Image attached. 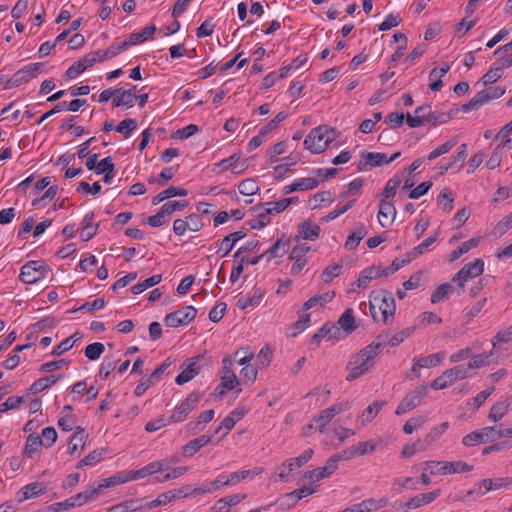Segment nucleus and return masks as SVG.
Wrapping results in <instances>:
<instances>
[{"label": "nucleus", "instance_id": "1", "mask_svg": "<svg viewBox=\"0 0 512 512\" xmlns=\"http://www.w3.org/2000/svg\"><path fill=\"white\" fill-rule=\"evenodd\" d=\"M384 341L385 339L383 337H377L375 341L352 356L348 363L350 372L346 376L347 381L361 377L374 366V359L379 355L382 348H384Z\"/></svg>", "mask_w": 512, "mask_h": 512}, {"label": "nucleus", "instance_id": "2", "mask_svg": "<svg viewBox=\"0 0 512 512\" xmlns=\"http://www.w3.org/2000/svg\"><path fill=\"white\" fill-rule=\"evenodd\" d=\"M369 308L374 320L387 323L395 314L396 305L394 298L384 290L372 291L370 294Z\"/></svg>", "mask_w": 512, "mask_h": 512}, {"label": "nucleus", "instance_id": "3", "mask_svg": "<svg viewBox=\"0 0 512 512\" xmlns=\"http://www.w3.org/2000/svg\"><path fill=\"white\" fill-rule=\"evenodd\" d=\"M335 139L334 129L327 126H318L310 131L304 140L305 148L312 153L323 152L328 144Z\"/></svg>", "mask_w": 512, "mask_h": 512}, {"label": "nucleus", "instance_id": "4", "mask_svg": "<svg viewBox=\"0 0 512 512\" xmlns=\"http://www.w3.org/2000/svg\"><path fill=\"white\" fill-rule=\"evenodd\" d=\"M49 271L50 269L44 261L32 260L22 266L19 278L26 284H33L45 278Z\"/></svg>", "mask_w": 512, "mask_h": 512}, {"label": "nucleus", "instance_id": "5", "mask_svg": "<svg viewBox=\"0 0 512 512\" xmlns=\"http://www.w3.org/2000/svg\"><path fill=\"white\" fill-rule=\"evenodd\" d=\"M484 271V262L481 259L466 264L461 268L452 278V282L458 283L459 287L463 289L464 283L469 279L480 276Z\"/></svg>", "mask_w": 512, "mask_h": 512}, {"label": "nucleus", "instance_id": "6", "mask_svg": "<svg viewBox=\"0 0 512 512\" xmlns=\"http://www.w3.org/2000/svg\"><path fill=\"white\" fill-rule=\"evenodd\" d=\"M426 393L427 387L425 385L419 386L409 392L398 405L396 414H405L420 405L421 401L426 396Z\"/></svg>", "mask_w": 512, "mask_h": 512}, {"label": "nucleus", "instance_id": "7", "mask_svg": "<svg viewBox=\"0 0 512 512\" xmlns=\"http://www.w3.org/2000/svg\"><path fill=\"white\" fill-rule=\"evenodd\" d=\"M42 70V63L29 64L13 75V77L7 82L6 88L17 87L23 83H26L40 74Z\"/></svg>", "mask_w": 512, "mask_h": 512}, {"label": "nucleus", "instance_id": "8", "mask_svg": "<svg viewBox=\"0 0 512 512\" xmlns=\"http://www.w3.org/2000/svg\"><path fill=\"white\" fill-rule=\"evenodd\" d=\"M197 310L193 306L181 309L166 315L164 322L168 327H178L189 324L196 316Z\"/></svg>", "mask_w": 512, "mask_h": 512}, {"label": "nucleus", "instance_id": "9", "mask_svg": "<svg viewBox=\"0 0 512 512\" xmlns=\"http://www.w3.org/2000/svg\"><path fill=\"white\" fill-rule=\"evenodd\" d=\"M202 357L203 356L201 355H197L183 362V364L181 365V372L175 379V382L178 385H183L189 382L200 373L201 366L199 365V361Z\"/></svg>", "mask_w": 512, "mask_h": 512}, {"label": "nucleus", "instance_id": "10", "mask_svg": "<svg viewBox=\"0 0 512 512\" xmlns=\"http://www.w3.org/2000/svg\"><path fill=\"white\" fill-rule=\"evenodd\" d=\"M200 393L192 392L187 398L175 409L170 416V422H182L184 421L189 413L196 408L200 401Z\"/></svg>", "mask_w": 512, "mask_h": 512}, {"label": "nucleus", "instance_id": "11", "mask_svg": "<svg viewBox=\"0 0 512 512\" xmlns=\"http://www.w3.org/2000/svg\"><path fill=\"white\" fill-rule=\"evenodd\" d=\"M349 408V402L343 401L336 403L329 408L323 410L319 415L313 418V422L318 425V430L323 433L326 425L339 413Z\"/></svg>", "mask_w": 512, "mask_h": 512}, {"label": "nucleus", "instance_id": "12", "mask_svg": "<svg viewBox=\"0 0 512 512\" xmlns=\"http://www.w3.org/2000/svg\"><path fill=\"white\" fill-rule=\"evenodd\" d=\"M99 53H90L80 60L76 61L72 66H70L65 75L69 79H74L83 73L87 68L92 67L97 61Z\"/></svg>", "mask_w": 512, "mask_h": 512}, {"label": "nucleus", "instance_id": "13", "mask_svg": "<svg viewBox=\"0 0 512 512\" xmlns=\"http://www.w3.org/2000/svg\"><path fill=\"white\" fill-rule=\"evenodd\" d=\"M337 468L338 466L333 463L331 458H329L323 467H318L316 469L305 472L302 479L308 480L310 482L320 481L332 475L337 470Z\"/></svg>", "mask_w": 512, "mask_h": 512}, {"label": "nucleus", "instance_id": "14", "mask_svg": "<svg viewBox=\"0 0 512 512\" xmlns=\"http://www.w3.org/2000/svg\"><path fill=\"white\" fill-rule=\"evenodd\" d=\"M396 213V208L392 202L381 199L377 217L382 227H389L394 222Z\"/></svg>", "mask_w": 512, "mask_h": 512}, {"label": "nucleus", "instance_id": "15", "mask_svg": "<svg viewBox=\"0 0 512 512\" xmlns=\"http://www.w3.org/2000/svg\"><path fill=\"white\" fill-rule=\"evenodd\" d=\"M363 159L357 164L359 171H368L372 167L380 166L385 163L386 154L367 152L362 154Z\"/></svg>", "mask_w": 512, "mask_h": 512}, {"label": "nucleus", "instance_id": "16", "mask_svg": "<svg viewBox=\"0 0 512 512\" xmlns=\"http://www.w3.org/2000/svg\"><path fill=\"white\" fill-rule=\"evenodd\" d=\"M222 370L220 376V383H224L225 386H230L231 388H236L240 385L239 380L237 379L234 371L232 370L233 362L230 357H225L222 360Z\"/></svg>", "mask_w": 512, "mask_h": 512}, {"label": "nucleus", "instance_id": "17", "mask_svg": "<svg viewBox=\"0 0 512 512\" xmlns=\"http://www.w3.org/2000/svg\"><path fill=\"white\" fill-rule=\"evenodd\" d=\"M473 466L463 461L442 462V466L437 470L441 475H448L454 473L469 472Z\"/></svg>", "mask_w": 512, "mask_h": 512}, {"label": "nucleus", "instance_id": "18", "mask_svg": "<svg viewBox=\"0 0 512 512\" xmlns=\"http://www.w3.org/2000/svg\"><path fill=\"white\" fill-rule=\"evenodd\" d=\"M245 236L246 233L242 230L230 233L229 235L225 236L222 239L220 248L218 249L217 253L220 254L221 257L227 256L233 249L235 243Z\"/></svg>", "mask_w": 512, "mask_h": 512}, {"label": "nucleus", "instance_id": "19", "mask_svg": "<svg viewBox=\"0 0 512 512\" xmlns=\"http://www.w3.org/2000/svg\"><path fill=\"white\" fill-rule=\"evenodd\" d=\"M155 31V25L147 26L143 28L141 31L131 34V36L127 40L121 43L126 49L129 46L143 43L144 41L149 39L155 33Z\"/></svg>", "mask_w": 512, "mask_h": 512}, {"label": "nucleus", "instance_id": "20", "mask_svg": "<svg viewBox=\"0 0 512 512\" xmlns=\"http://www.w3.org/2000/svg\"><path fill=\"white\" fill-rule=\"evenodd\" d=\"M212 442V436L202 435L196 439L189 441L182 448V454L185 457H191L198 452L202 447Z\"/></svg>", "mask_w": 512, "mask_h": 512}, {"label": "nucleus", "instance_id": "21", "mask_svg": "<svg viewBox=\"0 0 512 512\" xmlns=\"http://www.w3.org/2000/svg\"><path fill=\"white\" fill-rule=\"evenodd\" d=\"M441 493L440 489H436L429 493H422L420 495H417L415 497H412L407 503L406 506L409 509H416L420 508L421 506L425 504H429L432 501H434Z\"/></svg>", "mask_w": 512, "mask_h": 512}, {"label": "nucleus", "instance_id": "22", "mask_svg": "<svg viewBox=\"0 0 512 512\" xmlns=\"http://www.w3.org/2000/svg\"><path fill=\"white\" fill-rule=\"evenodd\" d=\"M136 99V94H132L130 91L115 89V96L112 100V104L114 107L125 106L127 108H131L134 106Z\"/></svg>", "mask_w": 512, "mask_h": 512}, {"label": "nucleus", "instance_id": "23", "mask_svg": "<svg viewBox=\"0 0 512 512\" xmlns=\"http://www.w3.org/2000/svg\"><path fill=\"white\" fill-rule=\"evenodd\" d=\"M253 210L256 213L257 219L250 222L252 229H261L270 222L268 216L272 213V210H269L262 204L256 205Z\"/></svg>", "mask_w": 512, "mask_h": 512}, {"label": "nucleus", "instance_id": "24", "mask_svg": "<svg viewBox=\"0 0 512 512\" xmlns=\"http://www.w3.org/2000/svg\"><path fill=\"white\" fill-rule=\"evenodd\" d=\"M299 237L305 240H315L319 237L321 228L317 224L304 221L298 226Z\"/></svg>", "mask_w": 512, "mask_h": 512}, {"label": "nucleus", "instance_id": "25", "mask_svg": "<svg viewBox=\"0 0 512 512\" xmlns=\"http://www.w3.org/2000/svg\"><path fill=\"white\" fill-rule=\"evenodd\" d=\"M377 278H379V265H372L361 271L358 279L355 282V285L358 288L365 289L368 282Z\"/></svg>", "mask_w": 512, "mask_h": 512}, {"label": "nucleus", "instance_id": "26", "mask_svg": "<svg viewBox=\"0 0 512 512\" xmlns=\"http://www.w3.org/2000/svg\"><path fill=\"white\" fill-rule=\"evenodd\" d=\"M482 434L485 438V442H488V441H495V440H498L500 438H504V437H512L511 434L512 432L510 431L509 428H501V427H497V426H494V427H485V428H482Z\"/></svg>", "mask_w": 512, "mask_h": 512}, {"label": "nucleus", "instance_id": "27", "mask_svg": "<svg viewBox=\"0 0 512 512\" xmlns=\"http://www.w3.org/2000/svg\"><path fill=\"white\" fill-rule=\"evenodd\" d=\"M42 446H44V441L41 437L35 434H30L27 437L26 444L23 449V455L33 458V455L38 452Z\"/></svg>", "mask_w": 512, "mask_h": 512}, {"label": "nucleus", "instance_id": "28", "mask_svg": "<svg viewBox=\"0 0 512 512\" xmlns=\"http://www.w3.org/2000/svg\"><path fill=\"white\" fill-rule=\"evenodd\" d=\"M368 234V230L367 228L360 224L356 230L354 232H352L348 237H347V240L345 242V248L347 250H353L355 249L360 241Z\"/></svg>", "mask_w": 512, "mask_h": 512}, {"label": "nucleus", "instance_id": "29", "mask_svg": "<svg viewBox=\"0 0 512 512\" xmlns=\"http://www.w3.org/2000/svg\"><path fill=\"white\" fill-rule=\"evenodd\" d=\"M187 194H188V191L186 189L170 186L166 190H164L161 193H159L158 195H156L152 200V204L158 205L166 199L176 197V196H187Z\"/></svg>", "mask_w": 512, "mask_h": 512}, {"label": "nucleus", "instance_id": "30", "mask_svg": "<svg viewBox=\"0 0 512 512\" xmlns=\"http://www.w3.org/2000/svg\"><path fill=\"white\" fill-rule=\"evenodd\" d=\"M422 118L424 119V122L435 126L437 124L447 123L452 118V114L444 113L441 111H433L430 106L426 116H423Z\"/></svg>", "mask_w": 512, "mask_h": 512}, {"label": "nucleus", "instance_id": "31", "mask_svg": "<svg viewBox=\"0 0 512 512\" xmlns=\"http://www.w3.org/2000/svg\"><path fill=\"white\" fill-rule=\"evenodd\" d=\"M493 354H494L493 350H491L490 352H484V353L477 354V355L472 354V357H471L470 361L467 363V365L471 371L474 369H479V368L488 366L492 361L491 358H492Z\"/></svg>", "mask_w": 512, "mask_h": 512}, {"label": "nucleus", "instance_id": "32", "mask_svg": "<svg viewBox=\"0 0 512 512\" xmlns=\"http://www.w3.org/2000/svg\"><path fill=\"white\" fill-rule=\"evenodd\" d=\"M489 101L490 100L488 94L485 93L484 90H482L479 93H477L468 103L463 104L461 106V110L464 112L477 110L484 104L488 103Z\"/></svg>", "mask_w": 512, "mask_h": 512}, {"label": "nucleus", "instance_id": "33", "mask_svg": "<svg viewBox=\"0 0 512 512\" xmlns=\"http://www.w3.org/2000/svg\"><path fill=\"white\" fill-rule=\"evenodd\" d=\"M289 247V241L283 242L282 239H278L270 249L264 252L265 257L267 260H271L275 257H281L285 255L288 251Z\"/></svg>", "mask_w": 512, "mask_h": 512}, {"label": "nucleus", "instance_id": "34", "mask_svg": "<svg viewBox=\"0 0 512 512\" xmlns=\"http://www.w3.org/2000/svg\"><path fill=\"white\" fill-rule=\"evenodd\" d=\"M45 492V487L41 483L34 482L26 485L22 488L20 493L22 496L18 499L19 502H22L24 500L37 497L40 494H43Z\"/></svg>", "mask_w": 512, "mask_h": 512}, {"label": "nucleus", "instance_id": "35", "mask_svg": "<svg viewBox=\"0 0 512 512\" xmlns=\"http://www.w3.org/2000/svg\"><path fill=\"white\" fill-rule=\"evenodd\" d=\"M411 333H412V329L406 328V329L399 331L398 333H396L393 336H389L388 334H381V335H378L377 337H383L385 339L384 347L386 345L395 347V346H398L400 343H402L406 338H408Z\"/></svg>", "mask_w": 512, "mask_h": 512}, {"label": "nucleus", "instance_id": "36", "mask_svg": "<svg viewBox=\"0 0 512 512\" xmlns=\"http://www.w3.org/2000/svg\"><path fill=\"white\" fill-rule=\"evenodd\" d=\"M338 324L347 333H352L356 330L357 325L355 324V318L351 308H348L344 311L338 320Z\"/></svg>", "mask_w": 512, "mask_h": 512}, {"label": "nucleus", "instance_id": "37", "mask_svg": "<svg viewBox=\"0 0 512 512\" xmlns=\"http://www.w3.org/2000/svg\"><path fill=\"white\" fill-rule=\"evenodd\" d=\"M59 378H60V376L57 377V376H54V375L47 376V377H42V378L36 380L30 386L29 391L32 394H37V393L47 389L51 385L55 384L58 381Z\"/></svg>", "mask_w": 512, "mask_h": 512}, {"label": "nucleus", "instance_id": "38", "mask_svg": "<svg viewBox=\"0 0 512 512\" xmlns=\"http://www.w3.org/2000/svg\"><path fill=\"white\" fill-rule=\"evenodd\" d=\"M386 404L385 401H375L371 403L362 413L360 419L362 424H365L367 422L372 421L379 411L382 409V407Z\"/></svg>", "mask_w": 512, "mask_h": 512}, {"label": "nucleus", "instance_id": "39", "mask_svg": "<svg viewBox=\"0 0 512 512\" xmlns=\"http://www.w3.org/2000/svg\"><path fill=\"white\" fill-rule=\"evenodd\" d=\"M99 493V488H91L84 492L78 493L73 497H70L71 503H67L68 505L81 506L87 503L89 500L93 499Z\"/></svg>", "mask_w": 512, "mask_h": 512}, {"label": "nucleus", "instance_id": "40", "mask_svg": "<svg viewBox=\"0 0 512 512\" xmlns=\"http://www.w3.org/2000/svg\"><path fill=\"white\" fill-rule=\"evenodd\" d=\"M86 438L87 434L85 433L84 429L77 427L76 432L70 440L68 452L70 454H74L79 447L83 448Z\"/></svg>", "mask_w": 512, "mask_h": 512}, {"label": "nucleus", "instance_id": "41", "mask_svg": "<svg viewBox=\"0 0 512 512\" xmlns=\"http://www.w3.org/2000/svg\"><path fill=\"white\" fill-rule=\"evenodd\" d=\"M510 403L507 401H500L495 403L489 412L488 418L494 422L499 421L509 410Z\"/></svg>", "mask_w": 512, "mask_h": 512}, {"label": "nucleus", "instance_id": "42", "mask_svg": "<svg viewBox=\"0 0 512 512\" xmlns=\"http://www.w3.org/2000/svg\"><path fill=\"white\" fill-rule=\"evenodd\" d=\"M444 356L443 352H439L425 357H420L417 359V366L422 368L436 367L442 362Z\"/></svg>", "mask_w": 512, "mask_h": 512}, {"label": "nucleus", "instance_id": "43", "mask_svg": "<svg viewBox=\"0 0 512 512\" xmlns=\"http://www.w3.org/2000/svg\"><path fill=\"white\" fill-rule=\"evenodd\" d=\"M313 453V449H307L300 456L287 460L289 472H292L294 469L300 468L302 465L307 463L312 458Z\"/></svg>", "mask_w": 512, "mask_h": 512}, {"label": "nucleus", "instance_id": "44", "mask_svg": "<svg viewBox=\"0 0 512 512\" xmlns=\"http://www.w3.org/2000/svg\"><path fill=\"white\" fill-rule=\"evenodd\" d=\"M452 375L453 374L450 373L449 369L445 370L439 377L431 382V388L438 390L452 385L455 382Z\"/></svg>", "mask_w": 512, "mask_h": 512}, {"label": "nucleus", "instance_id": "45", "mask_svg": "<svg viewBox=\"0 0 512 512\" xmlns=\"http://www.w3.org/2000/svg\"><path fill=\"white\" fill-rule=\"evenodd\" d=\"M282 160L284 163L274 167L275 172L278 173L276 177L277 180H281L284 177V175L289 171V166L295 165L298 162L299 157L290 155L286 158H283Z\"/></svg>", "mask_w": 512, "mask_h": 512}, {"label": "nucleus", "instance_id": "46", "mask_svg": "<svg viewBox=\"0 0 512 512\" xmlns=\"http://www.w3.org/2000/svg\"><path fill=\"white\" fill-rule=\"evenodd\" d=\"M124 50H125L124 46L122 45V43H120V44H112L106 50H104V51L99 50V51H95L94 53H99V56H97L98 61H104V60L111 59V58L117 56L119 53H121Z\"/></svg>", "mask_w": 512, "mask_h": 512}, {"label": "nucleus", "instance_id": "47", "mask_svg": "<svg viewBox=\"0 0 512 512\" xmlns=\"http://www.w3.org/2000/svg\"><path fill=\"white\" fill-rule=\"evenodd\" d=\"M342 273V264L335 263L329 265L321 274V278L325 283H330L334 278Z\"/></svg>", "mask_w": 512, "mask_h": 512}, {"label": "nucleus", "instance_id": "48", "mask_svg": "<svg viewBox=\"0 0 512 512\" xmlns=\"http://www.w3.org/2000/svg\"><path fill=\"white\" fill-rule=\"evenodd\" d=\"M512 228V213L505 216L499 221L492 230V234L496 237L503 236L509 229Z\"/></svg>", "mask_w": 512, "mask_h": 512}, {"label": "nucleus", "instance_id": "49", "mask_svg": "<svg viewBox=\"0 0 512 512\" xmlns=\"http://www.w3.org/2000/svg\"><path fill=\"white\" fill-rule=\"evenodd\" d=\"M452 291V285L450 283L441 284L431 295V302L433 304L440 302L448 296Z\"/></svg>", "mask_w": 512, "mask_h": 512}, {"label": "nucleus", "instance_id": "50", "mask_svg": "<svg viewBox=\"0 0 512 512\" xmlns=\"http://www.w3.org/2000/svg\"><path fill=\"white\" fill-rule=\"evenodd\" d=\"M125 481H132L137 480L139 478H144L148 475H152V472L150 471V466L147 464L146 466L133 471H123Z\"/></svg>", "mask_w": 512, "mask_h": 512}, {"label": "nucleus", "instance_id": "51", "mask_svg": "<svg viewBox=\"0 0 512 512\" xmlns=\"http://www.w3.org/2000/svg\"><path fill=\"white\" fill-rule=\"evenodd\" d=\"M104 350H105L104 344H102L100 342H95V343L89 344L85 348V356L89 360H97L101 356V354L104 352Z\"/></svg>", "mask_w": 512, "mask_h": 512}, {"label": "nucleus", "instance_id": "52", "mask_svg": "<svg viewBox=\"0 0 512 512\" xmlns=\"http://www.w3.org/2000/svg\"><path fill=\"white\" fill-rule=\"evenodd\" d=\"M401 179L399 177H393L389 179L386 183V186L382 192V199L393 198L396 195L397 187L400 185Z\"/></svg>", "mask_w": 512, "mask_h": 512}, {"label": "nucleus", "instance_id": "53", "mask_svg": "<svg viewBox=\"0 0 512 512\" xmlns=\"http://www.w3.org/2000/svg\"><path fill=\"white\" fill-rule=\"evenodd\" d=\"M239 192L242 195L251 196L254 195L258 190L259 187L255 180L253 179H245L239 184Z\"/></svg>", "mask_w": 512, "mask_h": 512}, {"label": "nucleus", "instance_id": "54", "mask_svg": "<svg viewBox=\"0 0 512 512\" xmlns=\"http://www.w3.org/2000/svg\"><path fill=\"white\" fill-rule=\"evenodd\" d=\"M449 371L450 373L453 374L452 377L455 382L472 376L471 370L467 364L457 365L455 367L450 368Z\"/></svg>", "mask_w": 512, "mask_h": 512}, {"label": "nucleus", "instance_id": "55", "mask_svg": "<svg viewBox=\"0 0 512 512\" xmlns=\"http://www.w3.org/2000/svg\"><path fill=\"white\" fill-rule=\"evenodd\" d=\"M484 442H485V438L482 434V429L473 431V432L467 434L466 436H464L462 439L463 445H465L467 447L473 446L477 443H484Z\"/></svg>", "mask_w": 512, "mask_h": 512}, {"label": "nucleus", "instance_id": "56", "mask_svg": "<svg viewBox=\"0 0 512 512\" xmlns=\"http://www.w3.org/2000/svg\"><path fill=\"white\" fill-rule=\"evenodd\" d=\"M316 492V489L313 488V487H308V486H303L299 489H296L290 493H287L286 494V497L287 498H293L294 499V503H296L297 501L301 500L302 498L304 497H307L309 495H312Z\"/></svg>", "mask_w": 512, "mask_h": 512}, {"label": "nucleus", "instance_id": "57", "mask_svg": "<svg viewBox=\"0 0 512 512\" xmlns=\"http://www.w3.org/2000/svg\"><path fill=\"white\" fill-rule=\"evenodd\" d=\"M447 427L448 423L444 422L439 428H436L433 432L428 433L423 439L424 446H421V449H426V447L431 445L436 439L440 437V435L446 430Z\"/></svg>", "mask_w": 512, "mask_h": 512}, {"label": "nucleus", "instance_id": "58", "mask_svg": "<svg viewBox=\"0 0 512 512\" xmlns=\"http://www.w3.org/2000/svg\"><path fill=\"white\" fill-rule=\"evenodd\" d=\"M502 76L501 68L498 66L491 68L488 70L483 77L481 78V81L483 85H489L492 83H495L498 79H500Z\"/></svg>", "mask_w": 512, "mask_h": 512}, {"label": "nucleus", "instance_id": "59", "mask_svg": "<svg viewBox=\"0 0 512 512\" xmlns=\"http://www.w3.org/2000/svg\"><path fill=\"white\" fill-rule=\"evenodd\" d=\"M287 118L286 112H279L267 125L260 129L261 135L269 134L275 127Z\"/></svg>", "mask_w": 512, "mask_h": 512}, {"label": "nucleus", "instance_id": "60", "mask_svg": "<svg viewBox=\"0 0 512 512\" xmlns=\"http://www.w3.org/2000/svg\"><path fill=\"white\" fill-rule=\"evenodd\" d=\"M355 456H357L355 446H351L339 453L333 454L330 458L333 461V463L337 465L339 461L350 460Z\"/></svg>", "mask_w": 512, "mask_h": 512}, {"label": "nucleus", "instance_id": "61", "mask_svg": "<svg viewBox=\"0 0 512 512\" xmlns=\"http://www.w3.org/2000/svg\"><path fill=\"white\" fill-rule=\"evenodd\" d=\"M121 483H126L123 471L114 476L104 479L102 483L98 485L97 488H99L100 491L103 488H110Z\"/></svg>", "mask_w": 512, "mask_h": 512}, {"label": "nucleus", "instance_id": "62", "mask_svg": "<svg viewBox=\"0 0 512 512\" xmlns=\"http://www.w3.org/2000/svg\"><path fill=\"white\" fill-rule=\"evenodd\" d=\"M298 191L312 190L319 185V180L316 178H300L295 181Z\"/></svg>", "mask_w": 512, "mask_h": 512}, {"label": "nucleus", "instance_id": "63", "mask_svg": "<svg viewBox=\"0 0 512 512\" xmlns=\"http://www.w3.org/2000/svg\"><path fill=\"white\" fill-rule=\"evenodd\" d=\"M170 423H171L170 417L165 418V417L161 416L157 419L147 422L145 425V430L147 432H155V431L167 426Z\"/></svg>", "mask_w": 512, "mask_h": 512}, {"label": "nucleus", "instance_id": "64", "mask_svg": "<svg viewBox=\"0 0 512 512\" xmlns=\"http://www.w3.org/2000/svg\"><path fill=\"white\" fill-rule=\"evenodd\" d=\"M24 401L22 396H11L5 402L0 404V413H4L8 410L15 409L21 405Z\"/></svg>", "mask_w": 512, "mask_h": 512}]
</instances>
